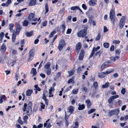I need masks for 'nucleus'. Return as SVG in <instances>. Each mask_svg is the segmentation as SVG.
Returning a JSON list of instances; mask_svg holds the SVG:
<instances>
[{"mask_svg": "<svg viewBox=\"0 0 128 128\" xmlns=\"http://www.w3.org/2000/svg\"><path fill=\"white\" fill-rule=\"evenodd\" d=\"M109 16L111 21L112 22V24L114 25L116 17L114 8H112L110 12Z\"/></svg>", "mask_w": 128, "mask_h": 128, "instance_id": "f257e3e1", "label": "nucleus"}, {"mask_svg": "<svg viewBox=\"0 0 128 128\" xmlns=\"http://www.w3.org/2000/svg\"><path fill=\"white\" fill-rule=\"evenodd\" d=\"M114 71V70L112 69L106 71L105 72H102L98 74V76L100 78H103L104 77V75L107 74L111 73Z\"/></svg>", "mask_w": 128, "mask_h": 128, "instance_id": "f03ea898", "label": "nucleus"}, {"mask_svg": "<svg viewBox=\"0 0 128 128\" xmlns=\"http://www.w3.org/2000/svg\"><path fill=\"white\" fill-rule=\"evenodd\" d=\"M65 45L64 40H60L59 42V45L58 46V48L59 50L61 51Z\"/></svg>", "mask_w": 128, "mask_h": 128, "instance_id": "7ed1b4c3", "label": "nucleus"}, {"mask_svg": "<svg viewBox=\"0 0 128 128\" xmlns=\"http://www.w3.org/2000/svg\"><path fill=\"white\" fill-rule=\"evenodd\" d=\"M35 16L34 13H31L30 14L28 17V19L30 21H32L35 22L36 21L38 18H34Z\"/></svg>", "mask_w": 128, "mask_h": 128, "instance_id": "20e7f679", "label": "nucleus"}, {"mask_svg": "<svg viewBox=\"0 0 128 128\" xmlns=\"http://www.w3.org/2000/svg\"><path fill=\"white\" fill-rule=\"evenodd\" d=\"M86 30L83 29L81 30L78 34V36L79 37H84L86 34Z\"/></svg>", "mask_w": 128, "mask_h": 128, "instance_id": "39448f33", "label": "nucleus"}, {"mask_svg": "<svg viewBox=\"0 0 128 128\" xmlns=\"http://www.w3.org/2000/svg\"><path fill=\"white\" fill-rule=\"evenodd\" d=\"M100 48V46H98L97 48L94 47L92 50V52L91 54L90 55L89 58V59L94 54L95 52L98 50Z\"/></svg>", "mask_w": 128, "mask_h": 128, "instance_id": "423d86ee", "label": "nucleus"}, {"mask_svg": "<svg viewBox=\"0 0 128 128\" xmlns=\"http://www.w3.org/2000/svg\"><path fill=\"white\" fill-rule=\"evenodd\" d=\"M125 20L124 17L122 16V18L120 19L119 23V28L120 29L122 28L123 27L124 25Z\"/></svg>", "mask_w": 128, "mask_h": 128, "instance_id": "0eeeda50", "label": "nucleus"}, {"mask_svg": "<svg viewBox=\"0 0 128 128\" xmlns=\"http://www.w3.org/2000/svg\"><path fill=\"white\" fill-rule=\"evenodd\" d=\"M22 28L21 26L19 24H18L16 28V30L14 31V32H16L17 34H19L20 31L22 29Z\"/></svg>", "mask_w": 128, "mask_h": 128, "instance_id": "6e6552de", "label": "nucleus"}, {"mask_svg": "<svg viewBox=\"0 0 128 128\" xmlns=\"http://www.w3.org/2000/svg\"><path fill=\"white\" fill-rule=\"evenodd\" d=\"M82 47L81 43L80 42H78L76 44V50L77 52L78 53L80 52V50Z\"/></svg>", "mask_w": 128, "mask_h": 128, "instance_id": "1a4fd4ad", "label": "nucleus"}, {"mask_svg": "<svg viewBox=\"0 0 128 128\" xmlns=\"http://www.w3.org/2000/svg\"><path fill=\"white\" fill-rule=\"evenodd\" d=\"M113 99L112 97L110 96L108 98V102L109 104H110L111 103L113 105H114L116 103V100H114Z\"/></svg>", "mask_w": 128, "mask_h": 128, "instance_id": "9d476101", "label": "nucleus"}, {"mask_svg": "<svg viewBox=\"0 0 128 128\" xmlns=\"http://www.w3.org/2000/svg\"><path fill=\"white\" fill-rule=\"evenodd\" d=\"M33 52L32 50H30L29 52V58L28 60V61H30L32 60L33 58Z\"/></svg>", "mask_w": 128, "mask_h": 128, "instance_id": "9b49d317", "label": "nucleus"}, {"mask_svg": "<svg viewBox=\"0 0 128 128\" xmlns=\"http://www.w3.org/2000/svg\"><path fill=\"white\" fill-rule=\"evenodd\" d=\"M6 47L4 43H3L2 46L0 48L1 52L4 53L6 51Z\"/></svg>", "mask_w": 128, "mask_h": 128, "instance_id": "f8f14e48", "label": "nucleus"}, {"mask_svg": "<svg viewBox=\"0 0 128 128\" xmlns=\"http://www.w3.org/2000/svg\"><path fill=\"white\" fill-rule=\"evenodd\" d=\"M84 51L83 50H81L79 57V60H81L83 59L84 56Z\"/></svg>", "mask_w": 128, "mask_h": 128, "instance_id": "ddd939ff", "label": "nucleus"}, {"mask_svg": "<svg viewBox=\"0 0 128 128\" xmlns=\"http://www.w3.org/2000/svg\"><path fill=\"white\" fill-rule=\"evenodd\" d=\"M36 0H31L28 4V6H32L35 5L36 4Z\"/></svg>", "mask_w": 128, "mask_h": 128, "instance_id": "4468645a", "label": "nucleus"}, {"mask_svg": "<svg viewBox=\"0 0 128 128\" xmlns=\"http://www.w3.org/2000/svg\"><path fill=\"white\" fill-rule=\"evenodd\" d=\"M68 112H69L71 114H72L74 111V107L72 106H70L68 108Z\"/></svg>", "mask_w": 128, "mask_h": 128, "instance_id": "2eb2a0df", "label": "nucleus"}, {"mask_svg": "<svg viewBox=\"0 0 128 128\" xmlns=\"http://www.w3.org/2000/svg\"><path fill=\"white\" fill-rule=\"evenodd\" d=\"M18 34L15 32H14L12 34V40L13 42H15V40L16 38V35H18Z\"/></svg>", "mask_w": 128, "mask_h": 128, "instance_id": "dca6fc26", "label": "nucleus"}, {"mask_svg": "<svg viewBox=\"0 0 128 128\" xmlns=\"http://www.w3.org/2000/svg\"><path fill=\"white\" fill-rule=\"evenodd\" d=\"M28 106L27 108V110L29 111V112H32V102H29L28 104Z\"/></svg>", "mask_w": 128, "mask_h": 128, "instance_id": "f3484780", "label": "nucleus"}, {"mask_svg": "<svg viewBox=\"0 0 128 128\" xmlns=\"http://www.w3.org/2000/svg\"><path fill=\"white\" fill-rule=\"evenodd\" d=\"M33 32L32 30H31L30 32H26L25 33V34L27 37H30L33 36Z\"/></svg>", "mask_w": 128, "mask_h": 128, "instance_id": "a211bd4d", "label": "nucleus"}, {"mask_svg": "<svg viewBox=\"0 0 128 128\" xmlns=\"http://www.w3.org/2000/svg\"><path fill=\"white\" fill-rule=\"evenodd\" d=\"M88 4L90 6H93L96 4V2L93 1V0H90L88 3Z\"/></svg>", "mask_w": 128, "mask_h": 128, "instance_id": "6ab92c4d", "label": "nucleus"}, {"mask_svg": "<svg viewBox=\"0 0 128 128\" xmlns=\"http://www.w3.org/2000/svg\"><path fill=\"white\" fill-rule=\"evenodd\" d=\"M112 110V112L113 114H116L118 115L119 113V109H116Z\"/></svg>", "mask_w": 128, "mask_h": 128, "instance_id": "aec40b11", "label": "nucleus"}, {"mask_svg": "<svg viewBox=\"0 0 128 128\" xmlns=\"http://www.w3.org/2000/svg\"><path fill=\"white\" fill-rule=\"evenodd\" d=\"M85 108L84 105V104L80 105V104H78V110H81L84 109Z\"/></svg>", "mask_w": 128, "mask_h": 128, "instance_id": "412c9836", "label": "nucleus"}, {"mask_svg": "<svg viewBox=\"0 0 128 128\" xmlns=\"http://www.w3.org/2000/svg\"><path fill=\"white\" fill-rule=\"evenodd\" d=\"M50 62H48L44 66V68L46 69L50 68Z\"/></svg>", "mask_w": 128, "mask_h": 128, "instance_id": "4be33fe9", "label": "nucleus"}, {"mask_svg": "<svg viewBox=\"0 0 128 128\" xmlns=\"http://www.w3.org/2000/svg\"><path fill=\"white\" fill-rule=\"evenodd\" d=\"M33 92L32 90H28L26 91V95L28 96H30Z\"/></svg>", "mask_w": 128, "mask_h": 128, "instance_id": "5701e85b", "label": "nucleus"}, {"mask_svg": "<svg viewBox=\"0 0 128 128\" xmlns=\"http://www.w3.org/2000/svg\"><path fill=\"white\" fill-rule=\"evenodd\" d=\"M6 98V96L4 95H2L0 97V103L2 104Z\"/></svg>", "mask_w": 128, "mask_h": 128, "instance_id": "b1692460", "label": "nucleus"}, {"mask_svg": "<svg viewBox=\"0 0 128 128\" xmlns=\"http://www.w3.org/2000/svg\"><path fill=\"white\" fill-rule=\"evenodd\" d=\"M86 102L87 104L88 108H89L91 105L90 101L89 100H86Z\"/></svg>", "mask_w": 128, "mask_h": 128, "instance_id": "393cba45", "label": "nucleus"}, {"mask_svg": "<svg viewBox=\"0 0 128 128\" xmlns=\"http://www.w3.org/2000/svg\"><path fill=\"white\" fill-rule=\"evenodd\" d=\"M10 51L12 52L13 54L16 55L18 53L17 51L15 50H13L12 48H11L10 50Z\"/></svg>", "mask_w": 128, "mask_h": 128, "instance_id": "a878e982", "label": "nucleus"}, {"mask_svg": "<svg viewBox=\"0 0 128 128\" xmlns=\"http://www.w3.org/2000/svg\"><path fill=\"white\" fill-rule=\"evenodd\" d=\"M31 72L32 73L33 76H35L36 74V69L34 68L32 69Z\"/></svg>", "mask_w": 128, "mask_h": 128, "instance_id": "bb28decb", "label": "nucleus"}, {"mask_svg": "<svg viewBox=\"0 0 128 128\" xmlns=\"http://www.w3.org/2000/svg\"><path fill=\"white\" fill-rule=\"evenodd\" d=\"M61 27L62 28V32L63 34L66 28V26L64 24H63L61 25Z\"/></svg>", "mask_w": 128, "mask_h": 128, "instance_id": "cd10ccee", "label": "nucleus"}, {"mask_svg": "<svg viewBox=\"0 0 128 128\" xmlns=\"http://www.w3.org/2000/svg\"><path fill=\"white\" fill-rule=\"evenodd\" d=\"M45 14H46L48 11L49 9L48 5L47 3H46L45 5Z\"/></svg>", "mask_w": 128, "mask_h": 128, "instance_id": "c85d7f7f", "label": "nucleus"}, {"mask_svg": "<svg viewBox=\"0 0 128 128\" xmlns=\"http://www.w3.org/2000/svg\"><path fill=\"white\" fill-rule=\"evenodd\" d=\"M65 123L66 124V126L68 127V125L69 123L68 121V118L66 117V116L65 117Z\"/></svg>", "mask_w": 128, "mask_h": 128, "instance_id": "c756f323", "label": "nucleus"}, {"mask_svg": "<svg viewBox=\"0 0 128 128\" xmlns=\"http://www.w3.org/2000/svg\"><path fill=\"white\" fill-rule=\"evenodd\" d=\"M70 9L71 10H76L80 9V8L79 6H76L71 7Z\"/></svg>", "mask_w": 128, "mask_h": 128, "instance_id": "7c9ffc66", "label": "nucleus"}, {"mask_svg": "<svg viewBox=\"0 0 128 128\" xmlns=\"http://www.w3.org/2000/svg\"><path fill=\"white\" fill-rule=\"evenodd\" d=\"M29 23L26 20H25L22 22L23 25L24 26H27Z\"/></svg>", "mask_w": 128, "mask_h": 128, "instance_id": "2f4dec72", "label": "nucleus"}, {"mask_svg": "<svg viewBox=\"0 0 128 128\" xmlns=\"http://www.w3.org/2000/svg\"><path fill=\"white\" fill-rule=\"evenodd\" d=\"M107 64L106 62H104L103 63L101 66V69L103 70L104 68L107 67Z\"/></svg>", "mask_w": 128, "mask_h": 128, "instance_id": "473e14b6", "label": "nucleus"}, {"mask_svg": "<svg viewBox=\"0 0 128 128\" xmlns=\"http://www.w3.org/2000/svg\"><path fill=\"white\" fill-rule=\"evenodd\" d=\"M47 70L46 71L47 74L48 75H50L51 73V70L50 68L47 69Z\"/></svg>", "mask_w": 128, "mask_h": 128, "instance_id": "72a5a7b5", "label": "nucleus"}, {"mask_svg": "<svg viewBox=\"0 0 128 128\" xmlns=\"http://www.w3.org/2000/svg\"><path fill=\"white\" fill-rule=\"evenodd\" d=\"M56 32L55 30H53L50 34L49 37H52L54 36V35L56 34Z\"/></svg>", "mask_w": 128, "mask_h": 128, "instance_id": "f704fd0d", "label": "nucleus"}, {"mask_svg": "<svg viewBox=\"0 0 128 128\" xmlns=\"http://www.w3.org/2000/svg\"><path fill=\"white\" fill-rule=\"evenodd\" d=\"M109 83L108 82H106L105 84H104L102 86V88H104L108 87L109 86Z\"/></svg>", "mask_w": 128, "mask_h": 128, "instance_id": "c9c22d12", "label": "nucleus"}, {"mask_svg": "<svg viewBox=\"0 0 128 128\" xmlns=\"http://www.w3.org/2000/svg\"><path fill=\"white\" fill-rule=\"evenodd\" d=\"M104 47L106 48H108L109 46V44L107 42L104 43L103 44Z\"/></svg>", "mask_w": 128, "mask_h": 128, "instance_id": "e433bc0d", "label": "nucleus"}, {"mask_svg": "<svg viewBox=\"0 0 128 128\" xmlns=\"http://www.w3.org/2000/svg\"><path fill=\"white\" fill-rule=\"evenodd\" d=\"M35 88L34 89V90H36L38 91H40L41 90V89L39 87H38V85H35L34 86Z\"/></svg>", "mask_w": 128, "mask_h": 128, "instance_id": "4c0bfd02", "label": "nucleus"}, {"mask_svg": "<svg viewBox=\"0 0 128 128\" xmlns=\"http://www.w3.org/2000/svg\"><path fill=\"white\" fill-rule=\"evenodd\" d=\"M74 78V76L72 77V78L70 79L68 81V84H70L71 83H73L74 80L72 78Z\"/></svg>", "mask_w": 128, "mask_h": 128, "instance_id": "58836bf2", "label": "nucleus"}, {"mask_svg": "<svg viewBox=\"0 0 128 128\" xmlns=\"http://www.w3.org/2000/svg\"><path fill=\"white\" fill-rule=\"evenodd\" d=\"M81 90L83 92L84 91L85 92H86L87 91L88 89L86 87L84 86H83L81 89Z\"/></svg>", "mask_w": 128, "mask_h": 128, "instance_id": "ea45409f", "label": "nucleus"}, {"mask_svg": "<svg viewBox=\"0 0 128 128\" xmlns=\"http://www.w3.org/2000/svg\"><path fill=\"white\" fill-rule=\"evenodd\" d=\"M78 90L76 88L73 89L72 91V93L74 94H76L78 92Z\"/></svg>", "mask_w": 128, "mask_h": 128, "instance_id": "a19ab883", "label": "nucleus"}, {"mask_svg": "<svg viewBox=\"0 0 128 128\" xmlns=\"http://www.w3.org/2000/svg\"><path fill=\"white\" fill-rule=\"evenodd\" d=\"M96 110L95 109H92L88 111V113L89 114H90L94 112Z\"/></svg>", "mask_w": 128, "mask_h": 128, "instance_id": "79ce46f5", "label": "nucleus"}, {"mask_svg": "<svg viewBox=\"0 0 128 128\" xmlns=\"http://www.w3.org/2000/svg\"><path fill=\"white\" fill-rule=\"evenodd\" d=\"M74 126L72 128H78L79 126L78 122H76L74 123Z\"/></svg>", "mask_w": 128, "mask_h": 128, "instance_id": "37998d69", "label": "nucleus"}, {"mask_svg": "<svg viewBox=\"0 0 128 128\" xmlns=\"http://www.w3.org/2000/svg\"><path fill=\"white\" fill-rule=\"evenodd\" d=\"M68 73L69 74V76H71L74 74V72L72 71H68Z\"/></svg>", "mask_w": 128, "mask_h": 128, "instance_id": "c03bdc74", "label": "nucleus"}, {"mask_svg": "<svg viewBox=\"0 0 128 128\" xmlns=\"http://www.w3.org/2000/svg\"><path fill=\"white\" fill-rule=\"evenodd\" d=\"M18 121L20 124L21 125H22L23 124L22 121L21 120V118L20 117H19L18 118Z\"/></svg>", "mask_w": 128, "mask_h": 128, "instance_id": "a18cd8bd", "label": "nucleus"}, {"mask_svg": "<svg viewBox=\"0 0 128 128\" xmlns=\"http://www.w3.org/2000/svg\"><path fill=\"white\" fill-rule=\"evenodd\" d=\"M10 31H11L13 30V28L14 26V24H10Z\"/></svg>", "mask_w": 128, "mask_h": 128, "instance_id": "49530a36", "label": "nucleus"}, {"mask_svg": "<svg viewBox=\"0 0 128 128\" xmlns=\"http://www.w3.org/2000/svg\"><path fill=\"white\" fill-rule=\"evenodd\" d=\"M100 38V34H98L96 38V40H99Z\"/></svg>", "mask_w": 128, "mask_h": 128, "instance_id": "de8ad7c7", "label": "nucleus"}, {"mask_svg": "<svg viewBox=\"0 0 128 128\" xmlns=\"http://www.w3.org/2000/svg\"><path fill=\"white\" fill-rule=\"evenodd\" d=\"M62 121H60L59 122H58L56 123V124L58 125V126L59 127H60L61 126V124L62 123Z\"/></svg>", "mask_w": 128, "mask_h": 128, "instance_id": "09e8293b", "label": "nucleus"}, {"mask_svg": "<svg viewBox=\"0 0 128 128\" xmlns=\"http://www.w3.org/2000/svg\"><path fill=\"white\" fill-rule=\"evenodd\" d=\"M113 114V113L112 110L110 111L108 113V116L110 117Z\"/></svg>", "mask_w": 128, "mask_h": 128, "instance_id": "8fccbe9b", "label": "nucleus"}, {"mask_svg": "<svg viewBox=\"0 0 128 128\" xmlns=\"http://www.w3.org/2000/svg\"><path fill=\"white\" fill-rule=\"evenodd\" d=\"M11 2H12L11 0H8L7 2L6 3V6H8L11 3Z\"/></svg>", "mask_w": 128, "mask_h": 128, "instance_id": "3c124183", "label": "nucleus"}, {"mask_svg": "<svg viewBox=\"0 0 128 128\" xmlns=\"http://www.w3.org/2000/svg\"><path fill=\"white\" fill-rule=\"evenodd\" d=\"M112 98L114 100L116 98H117L119 97V96L118 95H116L114 96H111Z\"/></svg>", "mask_w": 128, "mask_h": 128, "instance_id": "603ef678", "label": "nucleus"}, {"mask_svg": "<svg viewBox=\"0 0 128 128\" xmlns=\"http://www.w3.org/2000/svg\"><path fill=\"white\" fill-rule=\"evenodd\" d=\"M102 53V52H101L100 51H99L96 52L95 53V54L96 56L98 55L99 56H100Z\"/></svg>", "mask_w": 128, "mask_h": 128, "instance_id": "864d4df0", "label": "nucleus"}, {"mask_svg": "<svg viewBox=\"0 0 128 128\" xmlns=\"http://www.w3.org/2000/svg\"><path fill=\"white\" fill-rule=\"evenodd\" d=\"M120 42V41L118 40H114L113 41V43H114L116 44H119Z\"/></svg>", "mask_w": 128, "mask_h": 128, "instance_id": "5fc2aeb1", "label": "nucleus"}, {"mask_svg": "<svg viewBox=\"0 0 128 128\" xmlns=\"http://www.w3.org/2000/svg\"><path fill=\"white\" fill-rule=\"evenodd\" d=\"M93 86L95 88H96L98 86V83L96 82H95L94 83Z\"/></svg>", "mask_w": 128, "mask_h": 128, "instance_id": "6e6d98bb", "label": "nucleus"}, {"mask_svg": "<svg viewBox=\"0 0 128 128\" xmlns=\"http://www.w3.org/2000/svg\"><path fill=\"white\" fill-rule=\"evenodd\" d=\"M125 92V89L124 88H122L121 91V92L122 94H124Z\"/></svg>", "mask_w": 128, "mask_h": 128, "instance_id": "4d7b16f0", "label": "nucleus"}, {"mask_svg": "<svg viewBox=\"0 0 128 128\" xmlns=\"http://www.w3.org/2000/svg\"><path fill=\"white\" fill-rule=\"evenodd\" d=\"M108 30L107 29L106 26H104V32H107Z\"/></svg>", "mask_w": 128, "mask_h": 128, "instance_id": "13d9d810", "label": "nucleus"}, {"mask_svg": "<svg viewBox=\"0 0 128 128\" xmlns=\"http://www.w3.org/2000/svg\"><path fill=\"white\" fill-rule=\"evenodd\" d=\"M61 74L60 72H58L57 73L56 76L57 77L59 78L61 76Z\"/></svg>", "mask_w": 128, "mask_h": 128, "instance_id": "bf43d9fd", "label": "nucleus"}, {"mask_svg": "<svg viewBox=\"0 0 128 128\" xmlns=\"http://www.w3.org/2000/svg\"><path fill=\"white\" fill-rule=\"evenodd\" d=\"M82 8L84 10H86L87 8V6L84 4H82Z\"/></svg>", "mask_w": 128, "mask_h": 128, "instance_id": "052dcab7", "label": "nucleus"}, {"mask_svg": "<svg viewBox=\"0 0 128 128\" xmlns=\"http://www.w3.org/2000/svg\"><path fill=\"white\" fill-rule=\"evenodd\" d=\"M114 48V46L113 45L110 48V51H113Z\"/></svg>", "mask_w": 128, "mask_h": 128, "instance_id": "680f3d73", "label": "nucleus"}, {"mask_svg": "<svg viewBox=\"0 0 128 128\" xmlns=\"http://www.w3.org/2000/svg\"><path fill=\"white\" fill-rule=\"evenodd\" d=\"M28 116L26 115L23 118L24 120L25 121H26L28 119Z\"/></svg>", "mask_w": 128, "mask_h": 128, "instance_id": "e2e57ef3", "label": "nucleus"}, {"mask_svg": "<svg viewBox=\"0 0 128 128\" xmlns=\"http://www.w3.org/2000/svg\"><path fill=\"white\" fill-rule=\"evenodd\" d=\"M71 31H72V30L71 29H68V30L67 31L66 33L67 34H70V33L71 32Z\"/></svg>", "mask_w": 128, "mask_h": 128, "instance_id": "0e129e2a", "label": "nucleus"}, {"mask_svg": "<svg viewBox=\"0 0 128 128\" xmlns=\"http://www.w3.org/2000/svg\"><path fill=\"white\" fill-rule=\"evenodd\" d=\"M47 22L46 21H44L42 24V25L44 26H46L47 25Z\"/></svg>", "mask_w": 128, "mask_h": 128, "instance_id": "69168bd1", "label": "nucleus"}, {"mask_svg": "<svg viewBox=\"0 0 128 128\" xmlns=\"http://www.w3.org/2000/svg\"><path fill=\"white\" fill-rule=\"evenodd\" d=\"M41 104V108L42 109H44V107L45 106V105L44 104H43L41 102L40 103Z\"/></svg>", "mask_w": 128, "mask_h": 128, "instance_id": "338daca9", "label": "nucleus"}, {"mask_svg": "<svg viewBox=\"0 0 128 128\" xmlns=\"http://www.w3.org/2000/svg\"><path fill=\"white\" fill-rule=\"evenodd\" d=\"M40 76L43 78H45L46 77L45 74H43L42 73H41L40 74Z\"/></svg>", "mask_w": 128, "mask_h": 128, "instance_id": "774afa93", "label": "nucleus"}]
</instances>
